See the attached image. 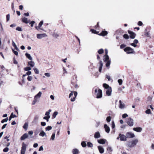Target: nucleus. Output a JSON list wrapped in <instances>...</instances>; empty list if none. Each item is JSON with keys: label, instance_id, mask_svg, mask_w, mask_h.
I'll return each mask as SVG.
<instances>
[{"label": "nucleus", "instance_id": "55", "mask_svg": "<svg viewBox=\"0 0 154 154\" xmlns=\"http://www.w3.org/2000/svg\"><path fill=\"white\" fill-rule=\"evenodd\" d=\"M112 129H113L115 127V124L114 121H112Z\"/></svg>", "mask_w": 154, "mask_h": 154}, {"label": "nucleus", "instance_id": "7", "mask_svg": "<svg viewBox=\"0 0 154 154\" xmlns=\"http://www.w3.org/2000/svg\"><path fill=\"white\" fill-rule=\"evenodd\" d=\"M128 33L130 34V37L131 39H134L136 37V34L134 32L129 30H128Z\"/></svg>", "mask_w": 154, "mask_h": 154}, {"label": "nucleus", "instance_id": "37", "mask_svg": "<svg viewBox=\"0 0 154 154\" xmlns=\"http://www.w3.org/2000/svg\"><path fill=\"white\" fill-rule=\"evenodd\" d=\"M8 118H5V119H2L1 121V122L2 123H5V122H7V121H8Z\"/></svg>", "mask_w": 154, "mask_h": 154}, {"label": "nucleus", "instance_id": "3", "mask_svg": "<svg viewBox=\"0 0 154 154\" xmlns=\"http://www.w3.org/2000/svg\"><path fill=\"white\" fill-rule=\"evenodd\" d=\"M138 142V140L137 139L133 140L132 141L129 142L128 144V146L129 147H132L136 145L137 143Z\"/></svg>", "mask_w": 154, "mask_h": 154}, {"label": "nucleus", "instance_id": "19", "mask_svg": "<svg viewBox=\"0 0 154 154\" xmlns=\"http://www.w3.org/2000/svg\"><path fill=\"white\" fill-rule=\"evenodd\" d=\"M108 34L107 31H103L101 33H99V35L102 36H105Z\"/></svg>", "mask_w": 154, "mask_h": 154}, {"label": "nucleus", "instance_id": "51", "mask_svg": "<svg viewBox=\"0 0 154 154\" xmlns=\"http://www.w3.org/2000/svg\"><path fill=\"white\" fill-rule=\"evenodd\" d=\"M12 51L16 55H18V53L17 51H15L13 49H12Z\"/></svg>", "mask_w": 154, "mask_h": 154}, {"label": "nucleus", "instance_id": "28", "mask_svg": "<svg viewBox=\"0 0 154 154\" xmlns=\"http://www.w3.org/2000/svg\"><path fill=\"white\" fill-rule=\"evenodd\" d=\"M25 55H26V57L27 58H28V59H29V60H32V58L31 57L30 54H29L27 53H26L25 54Z\"/></svg>", "mask_w": 154, "mask_h": 154}, {"label": "nucleus", "instance_id": "54", "mask_svg": "<svg viewBox=\"0 0 154 154\" xmlns=\"http://www.w3.org/2000/svg\"><path fill=\"white\" fill-rule=\"evenodd\" d=\"M126 46V45L124 44H122L120 45V47L122 49L125 47Z\"/></svg>", "mask_w": 154, "mask_h": 154}, {"label": "nucleus", "instance_id": "22", "mask_svg": "<svg viewBox=\"0 0 154 154\" xmlns=\"http://www.w3.org/2000/svg\"><path fill=\"white\" fill-rule=\"evenodd\" d=\"M98 149L100 152V153H103L104 152V149L103 147L101 146H98Z\"/></svg>", "mask_w": 154, "mask_h": 154}, {"label": "nucleus", "instance_id": "25", "mask_svg": "<svg viewBox=\"0 0 154 154\" xmlns=\"http://www.w3.org/2000/svg\"><path fill=\"white\" fill-rule=\"evenodd\" d=\"M72 152L73 154H78L79 153V150L77 149H73Z\"/></svg>", "mask_w": 154, "mask_h": 154}, {"label": "nucleus", "instance_id": "49", "mask_svg": "<svg viewBox=\"0 0 154 154\" xmlns=\"http://www.w3.org/2000/svg\"><path fill=\"white\" fill-rule=\"evenodd\" d=\"M128 116L127 114L125 113L122 115V117L124 119V118H126V117H128Z\"/></svg>", "mask_w": 154, "mask_h": 154}, {"label": "nucleus", "instance_id": "61", "mask_svg": "<svg viewBox=\"0 0 154 154\" xmlns=\"http://www.w3.org/2000/svg\"><path fill=\"white\" fill-rule=\"evenodd\" d=\"M107 149L108 151H109L110 152H111L112 151V149L110 147H108Z\"/></svg>", "mask_w": 154, "mask_h": 154}, {"label": "nucleus", "instance_id": "53", "mask_svg": "<svg viewBox=\"0 0 154 154\" xmlns=\"http://www.w3.org/2000/svg\"><path fill=\"white\" fill-rule=\"evenodd\" d=\"M99 22H98L97 23V25L95 26L94 27V28L95 29H97V28H99Z\"/></svg>", "mask_w": 154, "mask_h": 154}, {"label": "nucleus", "instance_id": "1", "mask_svg": "<svg viewBox=\"0 0 154 154\" xmlns=\"http://www.w3.org/2000/svg\"><path fill=\"white\" fill-rule=\"evenodd\" d=\"M95 93L97 96V98H100L102 97V91L101 89H99L98 90H97V89H95Z\"/></svg>", "mask_w": 154, "mask_h": 154}, {"label": "nucleus", "instance_id": "2", "mask_svg": "<svg viewBox=\"0 0 154 154\" xmlns=\"http://www.w3.org/2000/svg\"><path fill=\"white\" fill-rule=\"evenodd\" d=\"M104 58L103 59L104 61L106 63V66L107 67L109 66L110 64V60L109 59L108 55H104Z\"/></svg>", "mask_w": 154, "mask_h": 154}, {"label": "nucleus", "instance_id": "8", "mask_svg": "<svg viewBox=\"0 0 154 154\" xmlns=\"http://www.w3.org/2000/svg\"><path fill=\"white\" fill-rule=\"evenodd\" d=\"M126 135L127 138H133L135 137L134 134L131 132H127L126 134Z\"/></svg>", "mask_w": 154, "mask_h": 154}, {"label": "nucleus", "instance_id": "44", "mask_svg": "<svg viewBox=\"0 0 154 154\" xmlns=\"http://www.w3.org/2000/svg\"><path fill=\"white\" fill-rule=\"evenodd\" d=\"M118 82L119 85H122V79H119L118 80Z\"/></svg>", "mask_w": 154, "mask_h": 154}, {"label": "nucleus", "instance_id": "30", "mask_svg": "<svg viewBox=\"0 0 154 154\" xmlns=\"http://www.w3.org/2000/svg\"><path fill=\"white\" fill-rule=\"evenodd\" d=\"M28 127V123L27 122H26L23 126V128L25 130H26L27 129Z\"/></svg>", "mask_w": 154, "mask_h": 154}, {"label": "nucleus", "instance_id": "18", "mask_svg": "<svg viewBox=\"0 0 154 154\" xmlns=\"http://www.w3.org/2000/svg\"><path fill=\"white\" fill-rule=\"evenodd\" d=\"M133 130L137 132H140L142 130V128L140 127L134 128Z\"/></svg>", "mask_w": 154, "mask_h": 154}, {"label": "nucleus", "instance_id": "64", "mask_svg": "<svg viewBox=\"0 0 154 154\" xmlns=\"http://www.w3.org/2000/svg\"><path fill=\"white\" fill-rule=\"evenodd\" d=\"M38 144L37 143H35L33 144V147L34 148H36L38 147Z\"/></svg>", "mask_w": 154, "mask_h": 154}, {"label": "nucleus", "instance_id": "40", "mask_svg": "<svg viewBox=\"0 0 154 154\" xmlns=\"http://www.w3.org/2000/svg\"><path fill=\"white\" fill-rule=\"evenodd\" d=\"M123 37L126 39H128L129 38V36L128 34H125L123 35Z\"/></svg>", "mask_w": 154, "mask_h": 154}, {"label": "nucleus", "instance_id": "4", "mask_svg": "<svg viewBox=\"0 0 154 154\" xmlns=\"http://www.w3.org/2000/svg\"><path fill=\"white\" fill-rule=\"evenodd\" d=\"M124 50L128 54H133L134 52L133 49L129 47L125 48Z\"/></svg>", "mask_w": 154, "mask_h": 154}, {"label": "nucleus", "instance_id": "36", "mask_svg": "<svg viewBox=\"0 0 154 154\" xmlns=\"http://www.w3.org/2000/svg\"><path fill=\"white\" fill-rule=\"evenodd\" d=\"M29 65L31 66L32 67L34 66V63L32 61H30L28 63Z\"/></svg>", "mask_w": 154, "mask_h": 154}, {"label": "nucleus", "instance_id": "20", "mask_svg": "<svg viewBox=\"0 0 154 154\" xmlns=\"http://www.w3.org/2000/svg\"><path fill=\"white\" fill-rule=\"evenodd\" d=\"M22 21L23 22L27 24L29 22L30 20L28 21L27 18L24 17L22 19Z\"/></svg>", "mask_w": 154, "mask_h": 154}, {"label": "nucleus", "instance_id": "58", "mask_svg": "<svg viewBox=\"0 0 154 154\" xmlns=\"http://www.w3.org/2000/svg\"><path fill=\"white\" fill-rule=\"evenodd\" d=\"M38 101V100H37L36 99H34V100L32 102V104L33 105L35 104L36 102H37Z\"/></svg>", "mask_w": 154, "mask_h": 154}, {"label": "nucleus", "instance_id": "43", "mask_svg": "<svg viewBox=\"0 0 154 154\" xmlns=\"http://www.w3.org/2000/svg\"><path fill=\"white\" fill-rule=\"evenodd\" d=\"M106 120L108 122H109L111 121V117L110 116L107 117L106 118Z\"/></svg>", "mask_w": 154, "mask_h": 154}, {"label": "nucleus", "instance_id": "63", "mask_svg": "<svg viewBox=\"0 0 154 154\" xmlns=\"http://www.w3.org/2000/svg\"><path fill=\"white\" fill-rule=\"evenodd\" d=\"M144 35H145V36H146V37H149V34L148 32H146L145 33Z\"/></svg>", "mask_w": 154, "mask_h": 154}, {"label": "nucleus", "instance_id": "59", "mask_svg": "<svg viewBox=\"0 0 154 154\" xmlns=\"http://www.w3.org/2000/svg\"><path fill=\"white\" fill-rule=\"evenodd\" d=\"M137 24L139 26H141L143 25V23L141 21H138Z\"/></svg>", "mask_w": 154, "mask_h": 154}, {"label": "nucleus", "instance_id": "48", "mask_svg": "<svg viewBox=\"0 0 154 154\" xmlns=\"http://www.w3.org/2000/svg\"><path fill=\"white\" fill-rule=\"evenodd\" d=\"M35 23V21H32L30 22L29 24H30L31 27H33V24Z\"/></svg>", "mask_w": 154, "mask_h": 154}, {"label": "nucleus", "instance_id": "27", "mask_svg": "<svg viewBox=\"0 0 154 154\" xmlns=\"http://www.w3.org/2000/svg\"><path fill=\"white\" fill-rule=\"evenodd\" d=\"M77 76L76 75H74L73 77V80L71 82L72 84H74L76 82Z\"/></svg>", "mask_w": 154, "mask_h": 154}, {"label": "nucleus", "instance_id": "45", "mask_svg": "<svg viewBox=\"0 0 154 154\" xmlns=\"http://www.w3.org/2000/svg\"><path fill=\"white\" fill-rule=\"evenodd\" d=\"M106 77L108 79V81H111V80L112 81V80L111 79V78L110 76H109L108 75H106Z\"/></svg>", "mask_w": 154, "mask_h": 154}, {"label": "nucleus", "instance_id": "41", "mask_svg": "<svg viewBox=\"0 0 154 154\" xmlns=\"http://www.w3.org/2000/svg\"><path fill=\"white\" fill-rule=\"evenodd\" d=\"M58 114V112H54L53 114V117L54 118H55L56 116Z\"/></svg>", "mask_w": 154, "mask_h": 154}, {"label": "nucleus", "instance_id": "46", "mask_svg": "<svg viewBox=\"0 0 154 154\" xmlns=\"http://www.w3.org/2000/svg\"><path fill=\"white\" fill-rule=\"evenodd\" d=\"M145 112L147 114H149L151 113V111L150 109H147L146 111Z\"/></svg>", "mask_w": 154, "mask_h": 154}, {"label": "nucleus", "instance_id": "33", "mask_svg": "<svg viewBox=\"0 0 154 154\" xmlns=\"http://www.w3.org/2000/svg\"><path fill=\"white\" fill-rule=\"evenodd\" d=\"M97 52L99 54H101L103 53L104 50L103 49L101 48Z\"/></svg>", "mask_w": 154, "mask_h": 154}, {"label": "nucleus", "instance_id": "12", "mask_svg": "<svg viewBox=\"0 0 154 154\" xmlns=\"http://www.w3.org/2000/svg\"><path fill=\"white\" fill-rule=\"evenodd\" d=\"M43 21L42 20L38 24V26H35V28L37 30H38L39 29L43 30V29H41L40 28L43 25Z\"/></svg>", "mask_w": 154, "mask_h": 154}, {"label": "nucleus", "instance_id": "11", "mask_svg": "<svg viewBox=\"0 0 154 154\" xmlns=\"http://www.w3.org/2000/svg\"><path fill=\"white\" fill-rule=\"evenodd\" d=\"M47 35L45 33L38 34H37V38L40 39L43 37L47 36Z\"/></svg>", "mask_w": 154, "mask_h": 154}, {"label": "nucleus", "instance_id": "52", "mask_svg": "<svg viewBox=\"0 0 154 154\" xmlns=\"http://www.w3.org/2000/svg\"><path fill=\"white\" fill-rule=\"evenodd\" d=\"M10 19V15L8 14L6 15V20L7 21H8Z\"/></svg>", "mask_w": 154, "mask_h": 154}, {"label": "nucleus", "instance_id": "32", "mask_svg": "<svg viewBox=\"0 0 154 154\" xmlns=\"http://www.w3.org/2000/svg\"><path fill=\"white\" fill-rule=\"evenodd\" d=\"M90 31L92 32L94 34H97L99 35V32L96 31L94 29H91Z\"/></svg>", "mask_w": 154, "mask_h": 154}, {"label": "nucleus", "instance_id": "16", "mask_svg": "<svg viewBox=\"0 0 154 154\" xmlns=\"http://www.w3.org/2000/svg\"><path fill=\"white\" fill-rule=\"evenodd\" d=\"M104 127L105 129L106 132L107 133H109L110 130L109 127L106 124H105L104 125Z\"/></svg>", "mask_w": 154, "mask_h": 154}, {"label": "nucleus", "instance_id": "15", "mask_svg": "<svg viewBox=\"0 0 154 154\" xmlns=\"http://www.w3.org/2000/svg\"><path fill=\"white\" fill-rule=\"evenodd\" d=\"M38 118L39 117L38 116H35L32 122V123L34 124H36L38 122Z\"/></svg>", "mask_w": 154, "mask_h": 154}, {"label": "nucleus", "instance_id": "26", "mask_svg": "<svg viewBox=\"0 0 154 154\" xmlns=\"http://www.w3.org/2000/svg\"><path fill=\"white\" fill-rule=\"evenodd\" d=\"M39 135L40 136L43 137L45 136H46V133L44 131H42L39 134Z\"/></svg>", "mask_w": 154, "mask_h": 154}, {"label": "nucleus", "instance_id": "9", "mask_svg": "<svg viewBox=\"0 0 154 154\" xmlns=\"http://www.w3.org/2000/svg\"><path fill=\"white\" fill-rule=\"evenodd\" d=\"M119 107L120 109H123L126 108L125 104L124 103H122L121 100L119 101Z\"/></svg>", "mask_w": 154, "mask_h": 154}, {"label": "nucleus", "instance_id": "34", "mask_svg": "<svg viewBox=\"0 0 154 154\" xmlns=\"http://www.w3.org/2000/svg\"><path fill=\"white\" fill-rule=\"evenodd\" d=\"M98 66L99 67H102L103 66V63L101 61H100L99 63H98Z\"/></svg>", "mask_w": 154, "mask_h": 154}, {"label": "nucleus", "instance_id": "17", "mask_svg": "<svg viewBox=\"0 0 154 154\" xmlns=\"http://www.w3.org/2000/svg\"><path fill=\"white\" fill-rule=\"evenodd\" d=\"M42 94V93L41 91H39L38 93L35 96L34 99L38 100V99L39 98Z\"/></svg>", "mask_w": 154, "mask_h": 154}, {"label": "nucleus", "instance_id": "14", "mask_svg": "<svg viewBox=\"0 0 154 154\" xmlns=\"http://www.w3.org/2000/svg\"><path fill=\"white\" fill-rule=\"evenodd\" d=\"M29 136L27 133L24 134L20 137V140H23L27 138Z\"/></svg>", "mask_w": 154, "mask_h": 154}, {"label": "nucleus", "instance_id": "38", "mask_svg": "<svg viewBox=\"0 0 154 154\" xmlns=\"http://www.w3.org/2000/svg\"><path fill=\"white\" fill-rule=\"evenodd\" d=\"M52 128V127L51 126H48L46 127L45 128V130L46 131H50Z\"/></svg>", "mask_w": 154, "mask_h": 154}, {"label": "nucleus", "instance_id": "60", "mask_svg": "<svg viewBox=\"0 0 154 154\" xmlns=\"http://www.w3.org/2000/svg\"><path fill=\"white\" fill-rule=\"evenodd\" d=\"M45 75L47 77H49L50 76V74L49 73H45Z\"/></svg>", "mask_w": 154, "mask_h": 154}, {"label": "nucleus", "instance_id": "10", "mask_svg": "<svg viewBox=\"0 0 154 154\" xmlns=\"http://www.w3.org/2000/svg\"><path fill=\"white\" fill-rule=\"evenodd\" d=\"M119 137L121 141H126L127 140L126 136L124 134H119Z\"/></svg>", "mask_w": 154, "mask_h": 154}, {"label": "nucleus", "instance_id": "5", "mask_svg": "<svg viewBox=\"0 0 154 154\" xmlns=\"http://www.w3.org/2000/svg\"><path fill=\"white\" fill-rule=\"evenodd\" d=\"M26 149V145L24 143H23L22 145L21 149V154H25Z\"/></svg>", "mask_w": 154, "mask_h": 154}, {"label": "nucleus", "instance_id": "39", "mask_svg": "<svg viewBox=\"0 0 154 154\" xmlns=\"http://www.w3.org/2000/svg\"><path fill=\"white\" fill-rule=\"evenodd\" d=\"M87 146L88 147H92L93 145L92 143L90 142H88L87 143Z\"/></svg>", "mask_w": 154, "mask_h": 154}, {"label": "nucleus", "instance_id": "24", "mask_svg": "<svg viewBox=\"0 0 154 154\" xmlns=\"http://www.w3.org/2000/svg\"><path fill=\"white\" fill-rule=\"evenodd\" d=\"M100 137V135L99 132H96L94 135V137L95 138H98Z\"/></svg>", "mask_w": 154, "mask_h": 154}, {"label": "nucleus", "instance_id": "42", "mask_svg": "<svg viewBox=\"0 0 154 154\" xmlns=\"http://www.w3.org/2000/svg\"><path fill=\"white\" fill-rule=\"evenodd\" d=\"M16 30L19 31H22V28L20 27L19 26L17 27L16 28Z\"/></svg>", "mask_w": 154, "mask_h": 154}, {"label": "nucleus", "instance_id": "62", "mask_svg": "<svg viewBox=\"0 0 154 154\" xmlns=\"http://www.w3.org/2000/svg\"><path fill=\"white\" fill-rule=\"evenodd\" d=\"M7 125V124H5L4 125L2 126V129H4L5 128L6 126Z\"/></svg>", "mask_w": 154, "mask_h": 154}, {"label": "nucleus", "instance_id": "57", "mask_svg": "<svg viewBox=\"0 0 154 154\" xmlns=\"http://www.w3.org/2000/svg\"><path fill=\"white\" fill-rule=\"evenodd\" d=\"M41 125L42 126H45L46 125V123L45 122H42L41 123Z\"/></svg>", "mask_w": 154, "mask_h": 154}, {"label": "nucleus", "instance_id": "47", "mask_svg": "<svg viewBox=\"0 0 154 154\" xmlns=\"http://www.w3.org/2000/svg\"><path fill=\"white\" fill-rule=\"evenodd\" d=\"M9 150V148L7 147H6L5 148H4L3 150V151L4 152H8V151Z\"/></svg>", "mask_w": 154, "mask_h": 154}, {"label": "nucleus", "instance_id": "21", "mask_svg": "<svg viewBox=\"0 0 154 154\" xmlns=\"http://www.w3.org/2000/svg\"><path fill=\"white\" fill-rule=\"evenodd\" d=\"M106 140L103 139H100V140H98L97 141L100 144H104L105 143V141Z\"/></svg>", "mask_w": 154, "mask_h": 154}, {"label": "nucleus", "instance_id": "6", "mask_svg": "<svg viewBox=\"0 0 154 154\" xmlns=\"http://www.w3.org/2000/svg\"><path fill=\"white\" fill-rule=\"evenodd\" d=\"M133 120L131 118L127 119V122L129 126H132L134 125Z\"/></svg>", "mask_w": 154, "mask_h": 154}, {"label": "nucleus", "instance_id": "50", "mask_svg": "<svg viewBox=\"0 0 154 154\" xmlns=\"http://www.w3.org/2000/svg\"><path fill=\"white\" fill-rule=\"evenodd\" d=\"M32 77L31 76H28L27 78V80L29 81H31L32 80Z\"/></svg>", "mask_w": 154, "mask_h": 154}, {"label": "nucleus", "instance_id": "13", "mask_svg": "<svg viewBox=\"0 0 154 154\" xmlns=\"http://www.w3.org/2000/svg\"><path fill=\"white\" fill-rule=\"evenodd\" d=\"M112 90L111 88H109V89H107L106 91V94L107 96H110L112 93Z\"/></svg>", "mask_w": 154, "mask_h": 154}, {"label": "nucleus", "instance_id": "35", "mask_svg": "<svg viewBox=\"0 0 154 154\" xmlns=\"http://www.w3.org/2000/svg\"><path fill=\"white\" fill-rule=\"evenodd\" d=\"M82 146L83 147H85L86 146V144L85 141H82L81 143Z\"/></svg>", "mask_w": 154, "mask_h": 154}, {"label": "nucleus", "instance_id": "31", "mask_svg": "<svg viewBox=\"0 0 154 154\" xmlns=\"http://www.w3.org/2000/svg\"><path fill=\"white\" fill-rule=\"evenodd\" d=\"M103 87L106 89H109V88H111L106 83L103 84Z\"/></svg>", "mask_w": 154, "mask_h": 154}, {"label": "nucleus", "instance_id": "23", "mask_svg": "<svg viewBox=\"0 0 154 154\" xmlns=\"http://www.w3.org/2000/svg\"><path fill=\"white\" fill-rule=\"evenodd\" d=\"M24 70L26 71H28L26 73V75H29L31 74V72L29 71L31 70V68H24Z\"/></svg>", "mask_w": 154, "mask_h": 154}, {"label": "nucleus", "instance_id": "56", "mask_svg": "<svg viewBox=\"0 0 154 154\" xmlns=\"http://www.w3.org/2000/svg\"><path fill=\"white\" fill-rule=\"evenodd\" d=\"M34 71L36 74H38L39 73V71L36 68H35Z\"/></svg>", "mask_w": 154, "mask_h": 154}, {"label": "nucleus", "instance_id": "29", "mask_svg": "<svg viewBox=\"0 0 154 154\" xmlns=\"http://www.w3.org/2000/svg\"><path fill=\"white\" fill-rule=\"evenodd\" d=\"M55 136V132L53 133L50 138V140H54Z\"/></svg>", "mask_w": 154, "mask_h": 154}]
</instances>
